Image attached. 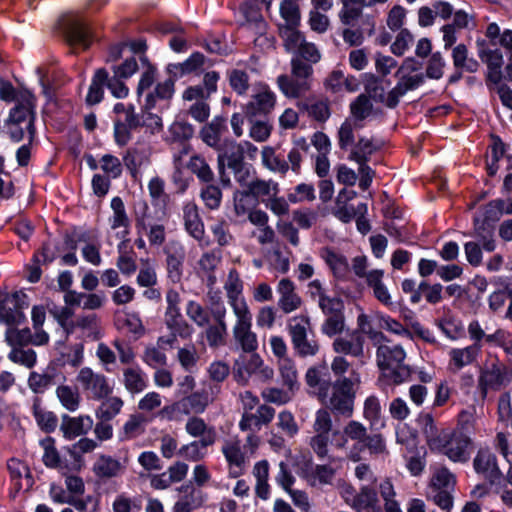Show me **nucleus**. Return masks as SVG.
<instances>
[{
    "label": "nucleus",
    "mask_w": 512,
    "mask_h": 512,
    "mask_svg": "<svg viewBox=\"0 0 512 512\" xmlns=\"http://www.w3.org/2000/svg\"><path fill=\"white\" fill-rule=\"evenodd\" d=\"M498 422L496 446L502 456L508 463L506 476L503 477L496 464V458L489 449H480L474 458V469L478 474L488 479L491 484L495 485L496 493L500 495L502 501L507 506L512 505V495L507 489L512 484V464L509 459L508 436L506 431L512 423V404L508 393L503 394L498 402Z\"/></svg>",
    "instance_id": "1"
},
{
    "label": "nucleus",
    "mask_w": 512,
    "mask_h": 512,
    "mask_svg": "<svg viewBox=\"0 0 512 512\" xmlns=\"http://www.w3.org/2000/svg\"><path fill=\"white\" fill-rule=\"evenodd\" d=\"M486 36L489 44L484 41H478V55L483 62L488 65L489 79L498 84V94L503 105L509 109L512 108V92L501 84L503 64V53L508 60L512 59V31L509 29L501 32L497 23H490L486 30Z\"/></svg>",
    "instance_id": "2"
},
{
    "label": "nucleus",
    "mask_w": 512,
    "mask_h": 512,
    "mask_svg": "<svg viewBox=\"0 0 512 512\" xmlns=\"http://www.w3.org/2000/svg\"><path fill=\"white\" fill-rule=\"evenodd\" d=\"M423 431L432 450L443 453L453 462L468 460L470 438L463 432H439L430 415L424 417Z\"/></svg>",
    "instance_id": "3"
},
{
    "label": "nucleus",
    "mask_w": 512,
    "mask_h": 512,
    "mask_svg": "<svg viewBox=\"0 0 512 512\" xmlns=\"http://www.w3.org/2000/svg\"><path fill=\"white\" fill-rule=\"evenodd\" d=\"M361 383L358 372L352 371L349 377H339L330 384L326 404L332 411L343 416H351L354 407L356 390Z\"/></svg>",
    "instance_id": "4"
},
{
    "label": "nucleus",
    "mask_w": 512,
    "mask_h": 512,
    "mask_svg": "<svg viewBox=\"0 0 512 512\" xmlns=\"http://www.w3.org/2000/svg\"><path fill=\"white\" fill-rule=\"evenodd\" d=\"M405 358L406 352L400 345L380 344L377 348V365L394 384L403 383L410 375L409 368L404 365Z\"/></svg>",
    "instance_id": "5"
},
{
    "label": "nucleus",
    "mask_w": 512,
    "mask_h": 512,
    "mask_svg": "<svg viewBox=\"0 0 512 512\" xmlns=\"http://www.w3.org/2000/svg\"><path fill=\"white\" fill-rule=\"evenodd\" d=\"M398 83L389 91L385 99H382L389 107L398 104L401 97L408 91L415 90L425 81V75L420 71V64L413 58H407L398 69Z\"/></svg>",
    "instance_id": "6"
},
{
    "label": "nucleus",
    "mask_w": 512,
    "mask_h": 512,
    "mask_svg": "<svg viewBox=\"0 0 512 512\" xmlns=\"http://www.w3.org/2000/svg\"><path fill=\"white\" fill-rule=\"evenodd\" d=\"M512 212V202L503 200H494L490 202L486 208L483 217H476L474 221V236L482 240L483 249L491 252L495 249L493 240V225L495 221L505 213Z\"/></svg>",
    "instance_id": "7"
},
{
    "label": "nucleus",
    "mask_w": 512,
    "mask_h": 512,
    "mask_svg": "<svg viewBox=\"0 0 512 512\" xmlns=\"http://www.w3.org/2000/svg\"><path fill=\"white\" fill-rule=\"evenodd\" d=\"M274 370L266 365L257 353L241 355L234 364V377L238 383L247 384L252 377L260 382L273 378Z\"/></svg>",
    "instance_id": "8"
},
{
    "label": "nucleus",
    "mask_w": 512,
    "mask_h": 512,
    "mask_svg": "<svg viewBox=\"0 0 512 512\" xmlns=\"http://www.w3.org/2000/svg\"><path fill=\"white\" fill-rule=\"evenodd\" d=\"M76 380L93 400H102L113 393V385L109 379L90 367L81 368Z\"/></svg>",
    "instance_id": "9"
},
{
    "label": "nucleus",
    "mask_w": 512,
    "mask_h": 512,
    "mask_svg": "<svg viewBox=\"0 0 512 512\" xmlns=\"http://www.w3.org/2000/svg\"><path fill=\"white\" fill-rule=\"evenodd\" d=\"M236 321L232 332L235 342L246 353H252L258 348L256 333L252 331V314L249 310L233 313Z\"/></svg>",
    "instance_id": "10"
},
{
    "label": "nucleus",
    "mask_w": 512,
    "mask_h": 512,
    "mask_svg": "<svg viewBox=\"0 0 512 512\" xmlns=\"http://www.w3.org/2000/svg\"><path fill=\"white\" fill-rule=\"evenodd\" d=\"M34 106V96L25 90L17 97V103L9 116L11 122L22 124L27 129L30 140L34 134Z\"/></svg>",
    "instance_id": "11"
},
{
    "label": "nucleus",
    "mask_w": 512,
    "mask_h": 512,
    "mask_svg": "<svg viewBox=\"0 0 512 512\" xmlns=\"http://www.w3.org/2000/svg\"><path fill=\"white\" fill-rule=\"evenodd\" d=\"M276 95L265 84L258 85L251 100L245 106V113L248 118H254L258 115H267L275 107Z\"/></svg>",
    "instance_id": "12"
},
{
    "label": "nucleus",
    "mask_w": 512,
    "mask_h": 512,
    "mask_svg": "<svg viewBox=\"0 0 512 512\" xmlns=\"http://www.w3.org/2000/svg\"><path fill=\"white\" fill-rule=\"evenodd\" d=\"M221 451L228 464L229 475L233 478L242 475L246 469L249 456L242 450L239 439L226 440Z\"/></svg>",
    "instance_id": "13"
},
{
    "label": "nucleus",
    "mask_w": 512,
    "mask_h": 512,
    "mask_svg": "<svg viewBox=\"0 0 512 512\" xmlns=\"http://www.w3.org/2000/svg\"><path fill=\"white\" fill-rule=\"evenodd\" d=\"M333 436L334 445L338 448H344L346 446L347 438L355 440L356 444L354 445V448L350 451L349 457L353 461L360 460L361 457L358 452V449L361 446V444L364 443L365 437L367 436L366 428L361 423L351 421L345 426L342 434L339 432H334Z\"/></svg>",
    "instance_id": "14"
},
{
    "label": "nucleus",
    "mask_w": 512,
    "mask_h": 512,
    "mask_svg": "<svg viewBox=\"0 0 512 512\" xmlns=\"http://www.w3.org/2000/svg\"><path fill=\"white\" fill-rule=\"evenodd\" d=\"M94 421L89 415H63L60 430L65 439L72 440L87 434L93 427Z\"/></svg>",
    "instance_id": "15"
},
{
    "label": "nucleus",
    "mask_w": 512,
    "mask_h": 512,
    "mask_svg": "<svg viewBox=\"0 0 512 512\" xmlns=\"http://www.w3.org/2000/svg\"><path fill=\"white\" fill-rule=\"evenodd\" d=\"M224 288L233 313L249 310L247 302L242 296V281L235 270L229 272Z\"/></svg>",
    "instance_id": "16"
},
{
    "label": "nucleus",
    "mask_w": 512,
    "mask_h": 512,
    "mask_svg": "<svg viewBox=\"0 0 512 512\" xmlns=\"http://www.w3.org/2000/svg\"><path fill=\"white\" fill-rule=\"evenodd\" d=\"M271 2L272 0H246L240 8V12L245 19V24L254 26L258 32L264 31L266 24L261 11L263 7L269 9Z\"/></svg>",
    "instance_id": "17"
},
{
    "label": "nucleus",
    "mask_w": 512,
    "mask_h": 512,
    "mask_svg": "<svg viewBox=\"0 0 512 512\" xmlns=\"http://www.w3.org/2000/svg\"><path fill=\"white\" fill-rule=\"evenodd\" d=\"M178 491L180 496L173 507L174 512H192L204 503L202 491L191 483L182 485Z\"/></svg>",
    "instance_id": "18"
},
{
    "label": "nucleus",
    "mask_w": 512,
    "mask_h": 512,
    "mask_svg": "<svg viewBox=\"0 0 512 512\" xmlns=\"http://www.w3.org/2000/svg\"><path fill=\"white\" fill-rule=\"evenodd\" d=\"M112 215L109 218V225L116 231L119 239L125 240L129 234L130 220L126 213L124 203L120 197H114L111 200Z\"/></svg>",
    "instance_id": "19"
},
{
    "label": "nucleus",
    "mask_w": 512,
    "mask_h": 512,
    "mask_svg": "<svg viewBox=\"0 0 512 512\" xmlns=\"http://www.w3.org/2000/svg\"><path fill=\"white\" fill-rule=\"evenodd\" d=\"M277 293L279 294L278 306L286 314L297 310L301 304V297L295 292L294 283L283 278L277 285Z\"/></svg>",
    "instance_id": "20"
},
{
    "label": "nucleus",
    "mask_w": 512,
    "mask_h": 512,
    "mask_svg": "<svg viewBox=\"0 0 512 512\" xmlns=\"http://www.w3.org/2000/svg\"><path fill=\"white\" fill-rule=\"evenodd\" d=\"M183 218L186 231L196 239L201 246L208 244L204 240V225L201 221L197 206L194 203H187L183 208Z\"/></svg>",
    "instance_id": "21"
},
{
    "label": "nucleus",
    "mask_w": 512,
    "mask_h": 512,
    "mask_svg": "<svg viewBox=\"0 0 512 512\" xmlns=\"http://www.w3.org/2000/svg\"><path fill=\"white\" fill-rule=\"evenodd\" d=\"M382 141L373 137H360L359 140L350 148L348 159L356 163H367L370 156L379 150Z\"/></svg>",
    "instance_id": "22"
},
{
    "label": "nucleus",
    "mask_w": 512,
    "mask_h": 512,
    "mask_svg": "<svg viewBox=\"0 0 512 512\" xmlns=\"http://www.w3.org/2000/svg\"><path fill=\"white\" fill-rule=\"evenodd\" d=\"M214 443V436L211 433L205 439L194 440L183 445L178 450V455L188 461L197 462L207 456V448Z\"/></svg>",
    "instance_id": "23"
},
{
    "label": "nucleus",
    "mask_w": 512,
    "mask_h": 512,
    "mask_svg": "<svg viewBox=\"0 0 512 512\" xmlns=\"http://www.w3.org/2000/svg\"><path fill=\"white\" fill-rule=\"evenodd\" d=\"M122 383L131 394H139L148 386L147 375L139 366H131L123 369Z\"/></svg>",
    "instance_id": "24"
},
{
    "label": "nucleus",
    "mask_w": 512,
    "mask_h": 512,
    "mask_svg": "<svg viewBox=\"0 0 512 512\" xmlns=\"http://www.w3.org/2000/svg\"><path fill=\"white\" fill-rule=\"evenodd\" d=\"M479 349L480 347L477 344L464 348H452L449 351V369L453 372H457L465 366L470 365L476 359Z\"/></svg>",
    "instance_id": "25"
},
{
    "label": "nucleus",
    "mask_w": 512,
    "mask_h": 512,
    "mask_svg": "<svg viewBox=\"0 0 512 512\" xmlns=\"http://www.w3.org/2000/svg\"><path fill=\"white\" fill-rule=\"evenodd\" d=\"M332 348L338 354L361 357L364 354V339L359 333L354 332L350 339L337 337L333 341Z\"/></svg>",
    "instance_id": "26"
},
{
    "label": "nucleus",
    "mask_w": 512,
    "mask_h": 512,
    "mask_svg": "<svg viewBox=\"0 0 512 512\" xmlns=\"http://www.w3.org/2000/svg\"><path fill=\"white\" fill-rule=\"evenodd\" d=\"M320 257L330 268L333 276L338 279H345L349 273L347 258L330 248H323Z\"/></svg>",
    "instance_id": "27"
},
{
    "label": "nucleus",
    "mask_w": 512,
    "mask_h": 512,
    "mask_svg": "<svg viewBox=\"0 0 512 512\" xmlns=\"http://www.w3.org/2000/svg\"><path fill=\"white\" fill-rule=\"evenodd\" d=\"M326 369L322 367H311L306 372V383L313 390L321 402H325L328 398V391L330 390V380L322 377V371Z\"/></svg>",
    "instance_id": "28"
},
{
    "label": "nucleus",
    "mask_w": 512,
    "mask_h": 512,
    "mask_svg": "<svg viewBox=\"0 0 512 512\" xmlns=\"http://www.w3.org/2000/svg\"><path fill=\"white\" fill-rule=\"evenodd\" d=\"M351 507L358 512H380L377 494L367 485L362 486L356 497H353Z\"/></svg>",
    "instance_id": "29"
},
{
    "label": "nucleus",
    "mask_w": 512,
    "mask_h": 512,
    "mask_svg": "<svg viewBox=\"0 0 512 512\" xmlns=\"http://www.w3.org/2000/svg\"><path fill=\"white\" fill-rule=\"evenodd\" d=\"M65 35L71 44H78L84 48L89 46L90 43V32L77 18H70L65 23Z\"/></svg>",
    "instance_id": "30"
},
{
    "label": "nucleus",
    "mask_w": 512,
    "mask_h": 512,
    "mask_svg": "<svg viewBox=\"0 0 512 512\" xmlns=\"http://www.w3.org/2000/svg\"><path fill=\"white\" fill-rule=\"evenodd\" d=\"M185 258V252L182 245L172 243L167 255L168 277L172 282H178L182 276V266Z\"/></svg>",
    "instance_id": "31"
},
{
    "label": "nucleus",
    "mask_w": 512,
    "mask_h": 512,
    "mask_svg": "<svg viewBox=\"0 0 512 512\" xmlns=\"http://www.w3.org/2000/svg\"><path fill=\"white\" fill-rule=\"evenodd\" d=\"M61 406L69 412H76L81 405L82 397L77 387L67 384L59 385L55 391Z\"/></svg>",
    "instance_id": "32"
},
{
    "label": "nucleus",
    "mask_w": 512,
    "mask_h": 512,
    "mask_svg": "<svg viewBox=\"0 0 512 512\" xmlns=\"http://www.w3.org/2000/svg\"><path fill=\"white\" fill-rule=\"evenodd\" d=\"M505 382V374L501 365H491L480 375L479 386L485 395L489 389H499Z\"/></svg>",
    "instance_id": "33"
},
{
    "label": "nucleus",
    "mask_w": 512,
    "mask_h": 512,
    "mask_svg": "<svg viewBox=\"0 0 512 512\" xmlns=\"http://www.w3.org/2000/svg\"><path fill=\"white\" fill-rule=\"evenodd\" d=\"M248 191L258 201L266 203L279 193L278 183L273 180L256 179L248 184Z\"/></svg>",
    "instance_id": "34"
},
{
    "label": "nucleus",
    "mask_w": 512,
    "mask_h": 512,
    "mask_svg": "<svg viewBox=\"0 0 512 512\" xmlns=\"http://www.w3.org/2000/svg\"><path fill=\"white\" fill-rule=\"evenodd\" d=\"M280 91L288 98H298L309 89L307 80H299L287 75H280L277 78Z\"/></svg>",
    "instance_id": "35"
},
{
    "label": "nucleus",
    "mask_w": 512,
    "mask_h": 512,
    "mask_svg": "<svg viewBox=\"0 0 512 512\" xmlns=\"http://www.w3.org/2000/svg\"><path fill=\"white\" fill-rule=\"evenodd\" d=\"M325 84L334 93L342 91L354 92L359 86L354 77L345 76L341 70H334L326 79Z\"/></svg>",
    "instance_id": "36"
},
{
    "label": "nucleus",
    "mask_w": 512,
    "mask_h": 512,
    "mask_svg": "<svg viewBox=\"0 0 512 512\" xmlns=\"http://www.w3.org/2000/svg\"><path fill=\"white\" fill-rule=\"evenodd\" d=\"M32 413L39 428L46 432H53L58 424V418L52 411L42 406L39 399H35L32 405Z\"/></svg>",
    "instance_id": "37"
},
{
    "label": "nucleus",
    "mask_w": 512,
    "mask_h": 512,
    "mask_svg": "<svg viewBox=\"0 0 512 512\" xmlns=\"http://www.w3.org/2000/svg\"><path fill=\"white\" fill-rule=\"evenodd\" d=\"M39 444L43 449L42 461L44 465L48 468L58 469L63 475H65V468L61 464L60 455L55 446V440L52 437L47 436L40 440Z\"/></svg>",
    "instance_id": "38"
},
{
    "label": "nucleus",
    "mask_w": 512,
    "mask_h": 512,
    "mask_svg": "<svg viewBox=\"0 0 512 512\" xmlns=\"http://www.w3.org/2000/svg\"><path fill=\"white\" fill-rule=\"evenodd\" d=\"M124 406V401L118 396L109 395L102 399L101 404L96 409L95 415L99 420L111 421L120 414Z\"/></svg>",
    "instance_id": "39"
},
{
    "label": "nucleus",
    "mask_w": 512,
    "mask_h": 512,
    "mask_svg": "<svg viewBox=\"0 0 512 512\" xmlns=\"http://www.w3.org/2000/svg\"><path fill=\"white\" fill-rule=\"evenodd\" d=\"M279 14L282 22L279 27H295L300 25V7L294 0H282L279 6Z\"/></svg>",
    "instance_id": "40"
},
{
    "label": "nucleus",
    "mask_w": 512,
    "mask_h": 512,
    "mask_svg": "<svg viewBox=\"0 0 512 512\" xmlns=\"http://www.w3.org/2000/svg\"><path fill=\"white\" fill-rule=\"evenodd\" d=\"M263 166L273 173L285 175L289 170V164L280 158L272 146H264L261 150Z\"/></svg>",
    "instance_id": "41"
},
{
    "label": "nucleus",
    "mask_w": 512,
    "mask_h": 512,
    "mask_svg": "<svg viewBox=\"0 0 512 512\" xmlns=\"http://www.w3.org/2000/svg\"><path fill=\"white\" fill-rule=\"evenodd\" d=\"M295 27H279V35L283 41L285 50L295 54L306 41L304 35Z\"/></svg>",
    "instance_id": "42"
},
{
    "label": "nucleus",
    "mask_w": 512,
    "mask_h": 512,
    "mask_svg": "<svg viewBox=\"0 0 512 512\" xmlns=\"http://www.w3.org/2000/svg\"><path fill=\"white\" fill-rule=\"evenodd\" d=\"M107 81V71L103 68L98 69L91 81L87 96H86V102L89 105H95L98 104L104 94V86Z\"/></svg>",
    "instance_id": "43"
},
{
    "label": "nucleus",
    "mask_w": 512,
    "mask_h": 512,
    "mask_svg": "<svg viewBox=\"0 0 512 512\" xmlns=\"http://www.w3.org/2000/svg\"><path fill=\"white\" fill-rule=\"evenodd\" d=\"M234 211L239 219H246V216L256 207L257 200L247 191H236L234 193Z\"/></svg>",
    "instance_id": "44"
},
{
    "label": "nucleus",
    "mask_w": 512,
    "mask_h": 512,
    "mask_svg": "<svg viewBox=\"0 0 512 512\" xmlns=\"http://www.w3.org/2000/svg\"><path fill=\"white\" fill-rule=\"evenodd\" d=\"M136 228L139 235L146 233L149 243L152 246H161L165 241V228L161 224H153L147 228L145 220L143 218H137Z\"/></svg>",
    "instance_id": "45"
},
{
    "label": "nucleus",
    "mask_w": 512,
    "mask_h": 512,
    "mask_svg": "<svg viewBox=\"0 0 512 512\" xmlns=\"http://www.w3.org/2000/svg\"><path fill=\"white\" fill-rule=\"evenodd\" d=\"M174 94V80L169 78L159 82L152 92L146 95L145 106L148 109L155 107L156 99H170Z\"/></svg>",
    "instance_id": "46"
},
{
    "label": "nucleus",
    "mask_w": 512,
    "mask_h": 512,
    "mask_svg": "<svg viewBox=\"0 0 512 512\" xmlns=\"http://www.w3.org/2000/svg\"><path fill=\"white\" fill-rule=\"evenodd\" d=\"M121 464L110 456H100L94 464L93 470L99 477H115L121 472Z\"/></svg>",
    "instance_id": "47"
},
{
    "label": "nucleus",
    "mask_w": 512,
    "mask_h": 512,
    "mask_svg": "<svg viewBox=\"0 0 512 512\" xmlns=\"http://www.w3.org/2000/svg\"><path fill=\"white\" fill-rule=\"evenodd\" d=\"M279 372L285 387L290 390H298V374L294 362L291 359L279 360Z\"/></svg>",
    "instance_id": "48"
},
{
    "label": "nucleus",
    "mask_w": 512,
    "mask_h": 512,
    "mask_svg": "<svg viewBox=\"0 0 512 512\" xmlns=\"http://www.w3.org/2000/svg\"><path fill=\"white\" fill-rule=\"evenodd\" d=\"M185 431L193 438L205 439V437L212 433L214 442L216 441L215 429L208 426L202 418L190 417L185 424Z\"/></svg>",
    "instance_id": "49"
},
{
    "label": "nucleus",
    "mask_w": 512,
    "mask_h": 512,
    "mask_svg": "<svg viewBox=\"0 0 512 512\" xmlns=\"http://www.w3.org/2000/svg\"><path fill=\"white\" fill-rule=\"evenodd\" d=\"M360 125L356 123L352 118H347L340 126L338 130V144L343 150L351 148L354 144V131Z\"/></svg>",
    "instance_id": "50"
},
{
    "label": "nucleus",
    "mask_w": 512,
    "mask_h": 512,
    "mask_svg": "<svg viewBox=\"0 0 512 512\" xmlns=\"http://www.w3.org/2000/svg\"><path fill=\"white\" fill-rule=\"evenodd\" d=\"M326 319L321 325V332L328 336L333 337L341 334L345 328V317L344 313H336L331 315H325Z\"/></svg>",
    "instance_id": "51"
},
{
    "label": "nucleus",
    "mask_w": 512,
    "mask_h": 512,
    "mask_svg": "<svg viewBox=\"0 0 512 512\" xmlns=\"http://www.w3.org/2000/svg\"><path fill=\"white\" fill-rule=\"evenodd\" d=\"M294 393L295 390H290L288 387L285 389L268 387L262 391L261 395L266 402L283 405L292 399Z\"/></svg>",
    "instance_id": "52"
},
{
    "label": "nucleus",
    "mask_w": 512,
    "mask_h": 512,
    "mask_svg": "<svg viewBox=\"0 0 512 512\" xmlns=\"http://www.w3.org/2000/svg\"><path fill=\"white\" fill-rule=\"evenodd\" d=\"M351 117L356 123L366 119L372 111L370 99L361 94L350 105Z\"/></svg>",
    "instance_id": "53"
},
{
    "label": "nucleus",
    "mask_w": 512,
    "mask_h": 512,
    "mask_svg": "<svg viewBox=\"0 0 512 512\" xmlns=\"http://www.w3.org/2000/svg\"><path fill=\"white\" fill-rule=\"evenodd\" d=\"M438 327L451 340L458 339L464 331L460 320L452 316H446L438 321Z\"/></svg>",
    "instance_id": "54"
},
{
    "label": "nucleus",
    "mask_w": 512,
    "mask_h": 512,
    "mask_svg": "<svg viewBox=\"0 0 512 512\" xmlns=\"http://www.w3.org/2000/svg\"><path fill=\"white\" fill-rule=\"evenodd\" d=\"M291 341L295 351L302 357L314 356L318 353V342L308 338V334L291 339Z\"/></svg>",
    "instance_id": "55"
},
{
    "label": "nucleus",
    "mask_w": 512,
    "mask_h": 512,
    "mask_svg": "<svg viewBox=\"0 0 512 512\" xmlns=\"http://www.w3.org/2000/svg\"><path fill=\"white\" fill-rule=\"evenodd\" d=\"M364 417L374 427L383 426L381 420V406L377 397L369 396L364 403Z\"/></svg>",
    "instance_id": "56"
},
{
    "label": "nucleus",
    "mask_w": 512,
    "mask_h": 512,
    "mask_svg": "<svg viewBox=\"0 0 512 512\" xmlns=\"http://www.w3.org/2000/svg\"><path fill=\"white\" fill-rule=\"evenodd\" d=\"M185 312L188 318L199 327H204L209 323V313L194 300L187 302Z\"/></svg>",
    "instance_id": "57"
},
{
    "label": "nucleus",
    "mask_w": 512,
    "mask_h": 512,
    "mask_svg": "<svg viewBox=\"0 0 512 512\" xmlns=\"http://www.w3.org/2000/svg\"><path fill=\"white\" fill-rule=\"evenodd\" d=\"M456 479L447 468H438L431 479V489H454Z\"/></svg>",
    "instance_id": "58"
},
{
    "label": "nucleus",
    "mask_w": 512,
    "mask_h": 512,
    "mask_svg": "<svg viewBox=\"0 0 512 512\" xmlns=\"http://www.w3.org/2000/svg\"><path fill=\"white\" fill-rule=\"evenodd\" d=\"M446 61L440 52L431 54L426 64V77L439 80L443 77Z\"/></svg>",
    "instance_id": "59"
},
{
    "label": "nucleus",
    "mask_w": 512,
    "mask_h": 512,
    "mask_svg": "<svg viewBox=\"0 0 512 512\" xmlns=\"http://www.w3.org/2000/svg\"><path fill=\"white\" fill-rule=\"evenodd\" d=\"M141 268L137 276V284L141 287H152L157 283L155 265L149 260H141Z\"/></svg>",
    "instance_id": "60"
},
{
    "label": "nucleus",
    "mask_w": 512,
    "mask_h": 512,
    "mask_svg": "<svg viewBox=\"0 0 512 512\" xmlns=\"http://www.w3.org/2000/svg\"><path fill=\"white\" fill-rule=\"evenodd\" d=\"M249 136L256 142H265L271 135L272 126L267 121L249 118Z\"/></svg>",
    "instance_id": "61"
},
{
    "label": "nucleus",
    "mask_w": 512,
    "mask_h": 512,
    "mask_svg": "<svg viewBox=\"0 0 512 512\" xmlns=\"http://www.w3.org/2000/svg\"><path fill=\"white\" fill-rule=\"evenodd\" d=\"M8 358L17 364L23 365L27 368H32L36 364V353L32 349H21L17 346L12 347L8 354Z\"/></svg>",
    "instance_id": "62"
},
{
    "label": "nucleus",
    "mask_w": 512,
    "mask_h": 512,
    "mask_svg": "<svg viewBox=\"0 0 512 512\" xmlns=\"http://www.w3.org/2000/svg\"><path fill=\"white\" fill-rule=\"evenodd\" d=\"M468 51L464 44L457 45L452 52L453 64L456 68H464L467 71L474 72L477 68V62L468 59Z\"/></svg>",
    "instance_id": "63"
},
{
    "label": "nucleus",
    "mask_w": 512,
    "mask_h": 512,
    "mask_svg": "<svg viewBox=\"0 0 512 512\" xmlns=\"http://www.w3.org/2000/svg\"><path fill=\"white\" fill-rule=\"evenodd\" d=\"M146 417L142 414H132L123 425V432L127 438H134L144 432Z\"/></svg>",
    "instance_id": "64"
}]
</instances>
